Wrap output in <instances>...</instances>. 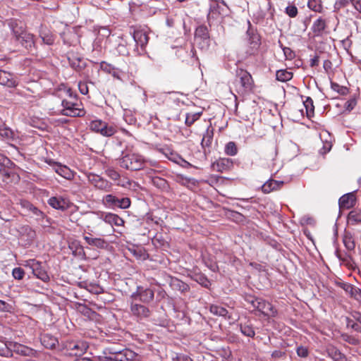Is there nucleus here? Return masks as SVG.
<instances>
[{
    "instance_id": "nucleus-10",
    "label": "nucleus",
    "mask_w": 361,
    "mask_h": 361,
    "mask_svg": "<svg viewBox=\"0 0 361 361\" xmlns=\"http://www.w3.org/2000/svg\"><path fill=\"white\" fill-rule=\"evenodd\" d=\"M7 345H8V348L12 354L16 353L23 356H33L36 353L34 349L17 342L8 341Z\"/></svg>"
},
{
    "instance_id": "nucleus-57",
    "label": "nucleus",
    "mask_w": 361,
    "mask_h": 361,
    "mask_svg": "<svg viewBox=\"0 0 361 361\" xmlns=\"http://www.w3.org/2000/svg\"><path fill=\"white\" fill-rule=\"evenodd\" d=\"M12 275L15 279L21 280L25 276V271L20 267H16L12 271Z\"/></svg>"
},
{
    "instance_id": "nucleus-32",
    "label": "nucleus",
    "mask_w": 361,
    "mask_h": 361,
    "mask_svg": "<svg viewBox=\"0 0 361 361\" xmlns=\"http://www.w3.org/2000/svg\"><path fill=\"white\" fill-rule=\"evenodd\" d=\"M328 356L334 361H345V355L334 346L330 345L326 348Z\"/></svg>"
},
{
    "instance_id": "nucleus-6",
    "label": "nucleus",
    "mask_w": 361,
    "mask_h": 361,
    "mask_svg": "<svg viewBox=\"0 0 361 361\" xmlns=\"http://www.w3.org/2000/svg\"><path fill=\"white\" fill-rule=\"evenodd\" d=\"M92 220L94 221L100 220L101 221L110 224L111 226H123L125 223L124 220L118 215L103 212H92Z\"/></svg>"
},
{
    "instance_id": "nucleus-9",
    "label": "nucleus",
    "mask_w": 361,
    "mask_h": 361,
    "mask_svg": "<svg viewBox=\"0 0 361 361\" xmlns=\"http://www.w3.org/2000/svg\"><path fill=\"white\" fill-rule=\"evenodd\" d=\"M248 37V46L246 49V54L247 56L255 54L260 46V37L259 35L251 29H248L247 31Z\"/></svg>"
},
{
    "instance_id": "nucleus-21",
    "label": "nucleus",
    "mask_w": 361,
    "mask_h": 361,
    "mask_svg": "<svg viewBox=\"0 0 361 361\" xmlns=\"http://www.w3.org/2000/svg\"><path fill=\"white\" fill-rule=\"evenodd\" d=\"M70 66L76 71H81L87 65L85 59L75 54L68 56Z\"/></svg>"
},
{
    "instance_id": "nucleus-47",
    "label": "nucleus",
    "mask_w": 361,
    "mask_h": 361,
    "mask_svg": "<svg viewBox=\"0 0 361 361\" xmlns=\"http://www.w3.org/2000/svg\"><path fill=\"white\" fill-rule=\"evenodd\" d=\"M0 136L6 140H13L14 133L9 128L1 126Z\"/></svg>"
},
{
    "instance_id": "nucleus-36",
    "label": "nucleus",
    "mask_w": 361,
    "mask_h": 361,
    "mask_svg": "<svg viewBox=\"0 0 361 361\" xmlns=\"http://www.w3.org/2000/svg\"><path fill=\"white\" fill-rule=\"evenodd\" d=\"M348 223L355 225L361 223V210L354 209L348 215Z\"/></svg>"
},
{
    "instance_id": "nucleus-28",
    "label": "nucleus",
    "mask_w": 361,
    "mask_h": 361,
    "mask_svg": "<svg viewBox=\"0 0 361 361\" xmlns=\"http://www.w3.org/2000/svg\"><path fill=\"white\" fill-rule=\"evenodd\" d=\"M20 205L27 212H30L29 214H32L37 219L43 217V213L38 208H37L35 206L31 204L30 202L25 200L21 201Z\"/></svg>"
},
{
    "instance_id": "nucleus-56",
    "label": "nucleus",
    "mask_w": 361,
    "mask_h": 361,
    "mask_svg": "<svg viewBox=\"0 0 361 361\" xmlns=\"http://www.w3.org/2000/svg\"><path fill=\"white\" fill-rule=\"evenodd\" d=\"M130 206V200L128 197H123L121 199L118 198V202L116 207L121 209H128Z\"/></svg>"
},
{
    "instance_id": "nucleus-27",
    "label": "nucleus",
    "mask_w": 361,
    "mask_h": 361,
    "mask_svg": "<svg viewBox=\"0 0 361 361\" xmlns=\"http://www.w3.org/2000/svg\"><path fill=\"white\" fill-rule=\"evenodd\" d=\"M221 7L217 4H214L210 6L209 11L207 14V20L211 25L214 21L219 20L221 18Z\"/></svg>"
},
{
    "instance_id": "nucleus-20",
    "label": "nucleus",
    "mask_w": 361,
    "mask_h": 361,
    "mask_svg": "<svg viewBox=\"0 0 361 361\" xmlns=\"http://www.w3.org/2000/svg\"><path fill=\"white\" fill-rule=\"evenodd\" d=\"M138 355L134 351L126 348L119 350L116 355H114V361H134Z\"/></svg>"
},
{
    "instance_id": "nucleus-5",
    "label": "nucleus",
    "mask_w": 361,
    "mask_h": 361,
    "mask_svg": "<svg viewBox=\"0 0 361 361\" xmlns=\"http://www.w3.org/2000/svg\"><path fill=\"white\" fill-rule=\"evenodd\" d=\"M23 265L30 269L34 276L43 282H48L49 281V276L44 267L42 266V262L35 259H30L25 260Z\"/></svg>"
},
{
    "instance_id": "nucleus-16",
    "label": "nucleus",
    "mask_w": 361,
    "mask_h": 361,
    "mask_svg": "<svg viewBox=\"0 0 361 361\" xmlns=\"http://www.w3.org/2000/svg\"><path fill=\"white\" fill-rule=\"evenodd\" d=\"M49 165L53 166V169L54 171L58 173L61 177L67 179L71 180L73 178L74 174L73 172L66 166L61 165L59 163L54 162L52 161H47Z\"/></svg>"
},
{
    "instance_id": "nucleus-48",
    "label": "nucleus",
    "mask_w": 361,
    "mask_h": 361,
    "mask_svg": "<svg viewBox=\"0 0 361 361\" xmlns=\"http://www.w3.org/2000/svg\"><path fill=\"white\" fill-rule=\"evenodd\" d=\"M307 6L315 12L321 13L322 11V5L320 0H308Z\"/></svg>"
},
{
    "instance_id": "nucleus-34",
    "label": "nucleus",
    "mask_w": 361,
    "mask_h": 361,
    "mask_svg": "<svg viewBox=\"0 0 361 361\" xmlns=\"http://www.w3.org/2000/svg\"><path fill=\"white\" fill-rule=\"evenodd\" d=\"M170 286L176 290L181 293L187 292L189 290V286L187 283L178 279L177 278H172L170 282Z\"/></svg>"
},
{
    "instance_id": "nucleus-60",
    "label": "nucleus",
    "mask_w": 361,
    "mask_h": 361,
    "mask_svg": "<svg viewBox=\"0 0 361 361\" xmlns=\"http://www.w3.org/2000/svg\"><path fill=\"white\" fill-rule=\"evenodd\" d=\"M347 326L352 328L355 331L361 333V324H357L350 319H347Z\"/></svg>"
},
{
    "instance_id": "nucleus-39",
    "label": "nucleus",
    "mask_w": 361,
    "mask_h": 361,
    "mask_svg": "<svg viewBox=\"0 0 361 361\" xmlns=\"http://www.w3.org/2000/svg\"><path fill=\"white\" fill-rule=\"evenodd\" d=\"M209 310L211 313H212L214 315L220 316L223 317H228V318H230V316H228V310L223 307L216 305H212L210 306Z\"/></svg>"
},
{
    "instance_id": "nucleus-3",
    "label": "nucleus",
    "mask_w": 361,
    "mask_h": 361,
    "mask_svg": "<svg viewBox=\"0 0 361 361\" xmlns=\"http://www.w3.org/2000/svg\"><path fill=\"white\" fill-rule=\"evenodd\" d=\"M233 85L235 91L238 94L245 95L252 90L253 80L248 72L241 71L238 78L233 81Z\"/></svg>"
},
{
    "instance_id": "nucleus-12",
    "label": "nucleus",
    "mask_w": 361,
    "mask_h": 361,
    "mask_svg": "<svg viewBox=\"0 0 361 361\" xmlns=\"http://www.w3.org/2000/svg\"><path fill=\"white\" fill-rule=\"evenodd\" d=\"M87 179L91 184L99 190L109 191L111 188V183L110 182L97 174H88Z\"/></svg>"
},
{
    "instance_id": "nucleus-29",
    "label": "nucleus",
    "mask_w": 361,
    "mask_h": 361,
    "mask_svg": "<svg viewBox=\"0 0 361 361\" xmlns=\"http://www.w3.org/2000/svg\"><path fill=\"white\" fill-rule=\"evenodd\" d=\"M79 286L93 294L99 295L104 292L103 288L96 283L82 281L80 282Z\"/></svg>"
},
{
    "instance_id": "nucleus-4",
    "label": "nucleus",
    "mask_w": 361,
    "mask_h": 361,
    "mask_svg": "<svg viewBox=\"0 0 361 361\" xmlns=\"http://www.w3.org/2000/svg\"><path fill=\"white\" fill-rule=\"evenodd\" d=\"M62 115L71 117H82L85 114L82 104L78 100L73 102L63 99L62 101Z\"/></svg>"
},
{
    "instance_id": "nucleus-14",
    "label": "nucleus",
    "mask_w": 361,
    "mask_h": 361,
    "mask_svg": "<svg viewBox=\"0 0 361 361\" xmlns=\"http://www.w3.org/2000/svg\"><path fill=\"white\" fill-rule=\"evenodd\" d=\"M48 204L52 208L61 211H65L70 207L69 200L61 196L51 197L48 200Z\"/></svg>"
},
{
    "instance_id": "nucleus-42",
    "label": "nucleus",
    "mask_w": 361,
    "mask_h": 361,
    "mask_svg": "<svg viewBox=\"0 0 361 361\" xmlns=\"http://www.w3.org/2000/svg\"><path fill=\"white\" fill-rule=\"evenodd\" d=\"M276 80L281 82H286L292 79L293 73L286 70H279L276 73Z\"/></svg>"
},
{
    "instance_id": "nucleus-54",
    "label": "nucleus",
    "mask_w": 361,
    "mask_h": 361,
    "mask_svg": "<svg viewBox=\"0 0 361 361\" xmlns=\"http://www.w3.org/2000/svg\"><path fill=\"white\" fill-rule=\"evenodd\" d=\"M152 182L154 185L159 188H165L167 186L166 180L159 177L152 178Z\"/></svg>"
},
{
    "instance_id": "nucleus-19",
    "label": "nucleus",
    "mask_w": 361,
    "mask_h": 361,
    "mask_svg": "<svg viewBox=\"0 0 361 361\" xmlns=\"http://www.w3.org/2000/svg\"><path fill=\"white\" fill-rule=\"evenodd\" d=\"M355 192H348L341 196L338 200L339 207L343 209L353 207L356 202Z\"/></svg>"
},
{
    "instance_id": "nucleus-1",
    "label": "nucleus",
    "mask_w": 361,
    "mask_h": 361,
    "mask_svg": "<svg viewBox=\"0 0 361 361\" xmlns=\"http://www.w3.org/2000/svg\"><path fill=\"white\" fill-rule=\"evenodd\" d=\"M121 167L130 171L147 170V174L151 175L154 169L149 167H157L158 163L154 160L147 159L141 154L136 153L126 154L119 160Z\"/></svg>"
},
{
    "instance_id": "nucleus-63",
    "label": "nucleus",
    "mask_w": 361,
    "mask_h": 361,
    "mask_svg": "<svg viewBox=\"0 0 361 361\" xmlns=\"http://www.w3.org/2000/svg\"><path fill=\"white\" fill-rule=\"evenodd\" d=\"M78 89L82 94L85 95L88 94L89 90L86 82H80L78 83Z\"/></svg>"
},
{
    "instance_id": "nucleus-40",
    "label": "nucleus",
    "mask_w": 361,
    "mask_h": 361,
    "mask_svg": "<svg viewBox=\"0 0 361 361\" xmlns=\"http://www.w3.org/2000/svg\"><path fill=\"white\" fill-rule=\"evenodd\" d=\"M11 165H13V163L11 160L4 155V159L0 161V173L9 177L10 174L8 168Z\"/></svg>"
},
{
    "instance_id": "nucleus-26",
    "label": "nucleus",
    "mask_w": 361,
    "mask_h": 361,
    "mask_svg": "<svg viewBox=\"0 0 361 361\" xmlns=\"http://www.w3.org/2000/svg\"><path fill=\"white\" fill-rule=\"evenodd\" d=\"M283 181L269 179L262 186V190L264 193H269L274 190L280 189L283 185Z\"/></svg>"
},
{
    "instance_id": "nucleus-43",
    "label": "nucleus",
    "mask_w": 361,
    "mask_h": 361,
    "mask_svg": "<svg viewBox=\"0 0 361 361\" xmlns=\"http://www.w3.org/2000/svg\"><path fill=\"white\" fill-rule=\"evenodd\" d=\"M161 152L169 160L178 164V162L181 157L179 154H178L176 152H173L169 148L162 149Z\"/></svg>"
},
{
    "instance_id": "nucleus-61",
    "label": "nucleus",
    "mask_w": 361,
    "mask_h": 361,
    "mask_svg": "<svg viewBox=\"0 0 361 361\" xmlns=\"http://www.w3.org/2000/svg\"><path fill=\"white\" fill-rule=\"evenodd\" d=\"M114 78L122 80V76L123 75V72L119 69L118 68H115L114 71L110 73Z\"/></svg>"
},
{
    "instance_id": "nucleus-50",
    "label": "nucleus",
    "mask_w": 361,
    "mask_h": 361,
    "mask_svg": "<svg viewBox=\"0 0 361 361\" xmlns=\"http://www.w3.org/2000/svg\"><path fill=\"white\" fill-rule=\"evenodd\" d=\"M88 348V345L85 342H78L76 343H75L73 346H72V350H76L77 352L75 353V354H82V353H84L87 349Z\"/></svg>"
},
{
    "instance_id": "nucleus-46",
    "label": "nucleus",
    "mask_w": 361,
    "mask_h": 361,
    "mask_svg": "<svg viewBox=\"0 0 361 361\" xmlns=\"http://www.w3.org/2000/svg\"><path fill=\"white\" fill-rule=\"evenodd\" d=\"M303 105L306 110V114L307 116L310 118L314 114V105H313V101L311 98L307 97L304 102Z\"/></svg>"
},
{
    "instance_id": "nucleus-30",
    "label": "nucleus",
    "mask_w": 361,
    "mask_h": 361,
    "mask_svg": "<svg viewBox=\"0 0 361 361\" xmlns=\"http://www.w3.org/2000/svg\"><path fill=\"white\" fill-rule=\"evenodd\" d=\"M326 27V20L320 17L314 21L311 30L315 36H321Z\"/></svg>"
},
{
    "instance_id": "nucleus-18",
    "label": "nucleus",
    "mask_w": 361,
    "mask_h": 361,
    "mask_svg": "<svg viewBox=\"0 0 361 361\" xmlns=\"http://www.w3.org/2000/svg\"><path fill=\"white\" fill-rule=\"evenodd\" d=\"M91 232L92 231L90 230L89 231L85 232V234L84 235L83 237L84 240L89 245L100 249L107 247L108 243L106 242V240L100 237H93Z\"/></svg>"
},
{
    "instance_id": "nucleus-37",
    "label": "nucleus",
    "mask_w": 361,
    "mask_h": 361,
    "mask_svg": "<svg viewBox=\"0 0 361 361\" xmlns=\"http://www.w3.org/2000/svg\"><path fill=\"white\" fill-rule=\"evenodd\" d=\"M78 310L90 319L93 320L96 319V317L97 316V314L94 311L92 310L85 305L79 304L78 307Z\"/></svg>"
},
{
    "instance_id": "nucleus-51",
    "label": "nucleus",
    "mask_w": 361,
    "mask_h": 361,
    "mask_svg": "<svg viewBox=\"0 0 361 361\" xmlns=\"http://www.w3.org/2000/svg\"><path fill=\"white\" fill-rule=\"evenodd\" d=\"M343 243L348 250H352L355 248V243L350 235L345 234L344 235Z\"/></svg>"
},
{
    "instance_id": "nucleus-41",
    "label": "nucleus",
    "mask_w": 361,
    "mask_h": 361,
    "mask_svg": "<svg viewBox=\"0 0 361 361\" xmlns=\"http://www.w3.org/2000/svg\"><path fill=\"white\" fill-rule=\"evenodd\" d=\"M116 133V128L113 126L108 125L106 122H103L102 128L100 129L99 133L105 137H111Z\"/></svg>"
},
{
    "instance_id": "nucleus-53",
    "label": "nucleus",
    "mask_w": 361,
    "mask_h": 361,
    "mask_svg": "<svg viewBox=\"0 0 361 361\" xmlns=\"http://www.w3.org/2000/svg\"><path fill=\"white\" fill-rule=\"evenodd\" d=\"M103 122L102 120H94L90 122V129L96 133L100 132V129L102 128Z\"/></svg>"
},
{
    "instance_id": "nucleus-52",
    "label": "nucleus",
    "mask_w": 361,
    "mask_h": 361,
    "mask_svg": "<svg viewBox=\"0 0 361 361\" xmlns=\"http://www.w3.org/2000/svg\"><path fill=\"white\" fill-rule=\"evenodd\" d=\"M115 68L116 67L114 66L106 61H102L99 63L100 70L107 74H110L111 71L114 70Z\"/></svg>"
},
{
    "instance_id": "nucleus-2",
    "label": "nucleus",
    "mask_w": 361,
    "mask_h": 361,
    "mask_svg": "<svg viewBox=\"0 0 361 361\" xmlns=\"http://www.w3.org/2000/svg\"><path fill=\"white\" fill-rule=\"evenodd\" d=\"M8 25L12 33L11 39L14 42L20 44L26 49H31L35 47V42L34 35L27 32L22 26L19 25L17 20H9Z\"/></svg>"
},
{
    "instance_id": "nucleus-23",
    "label": "nucleus",
    "mask_w": 361,
    "mask_h": 361,
    "mask_svg": "<svg viewBox=\"0 0 361 361\" xmlns=\"http://www.w3.org/2000/svg\"><path fill=\"white\" fill-rule=\"evenodd\" d=\"M130 311L134 316L140 319L146 318L149 316V309L142 305L132 303Z\"/></svg>"
},
{
    "instance_id": "nucleus-62",
    "label": "nucleus",
    "mask_w": 361,
    "mask_h": 361,
    "mask_svg": "<svg viewBox=\"0 0 361 361\" xmlns=\"http://www.w3.org/2000/svg\"><path fill=\"white\" fill-rule=\"evenodd\" d=\"M133 255H135L138 259H145L147 257V254L141 248H138L137 250H135L133 251Z\"/></svg>"
},
{
    "instance_id": "nucleus-25",
    "label": "nucleus",
    "mask_w": 361,
    "mask_h": 361,
    "mask_svg": "<svg viewBox=\"0 0 361 361\" xmlns=\"http://www.w3.org/2000/svg\"><path fill=\"white\" fill-rule=\"evenodd\" d=\"M133 39L137 46L143 49L148 43V36L147 32L143 30H136L133 32Z\"/></svg>"
},
{
    "instance_id": "nucleus-38",
    "label": "nucleus",
    "mask_w": 361,
    "mask_h": 361,
    "mask_svg": "<svg viewBox=\"0 0 361 361\" xmlns=\"http://www.w3.org/2000/svg\"><path fill=\"white\" fill-rule=\"evenodd\" d=\"M8 341H6L5 338L0 337V356L3 357H11L12 353L8 348Z\"/></svg>"
},
{
    "instance_id": "nucleus-13",
    "label": "nucleus",
    "mask_w": 361,
    "mask_h": 361,
    "mask_svg": "<svg viewBox=\"0 0 361 361\" xmlns=\"http://www.w3.org/2000/svg\"><path fill=\"white\" fill-rule=\"evenodd\" d=\"M195 42L199 43L202 49L208 47L209 35L207 27L204 25L197 27L195 30Z\"/></svg>"
},
{
    "instance_id": "nucleus-15",
    "label": "nucleus",
    "mask_w": 361,
    "mask_h": 361,
    "mask_svg": "<svg viewBox=\"0 0 361 361\" xmlns=\"http://www.w3.org/2000/svg\"><path fill=\"white\" fill-rule=\"evenodd\" d=\"M233 166V161L229 158H219L212 164L213 171L218 172H225L232 169Z\"/></svg>"
},
{
    "instance_id": "nucleus-17",
    "label": "nucleus",
    "mask_w": 361,
    "mask_h": 361,
    "mask_svg": "<svg viewBox=\"0 0 361 361\" xmlns=\"http://www.w3.org/2000/svg\"><path fill=\"white\" fill-rule=\"evenodd\" d=\"M0 85L7 87H16L18 85V82L13 74L0 70Z\"/></svg>"
},
{
    "instance_id": "nucleus-22",
    "label": "nucleus",
    "mask_w": 361,
    "mask_h": 361,
    "mask_svg": "<svg viewBox=\"0 0 361 361\" xmlns=\"http://www.w3.org/2000/svg\"><path fill=\"white\" fill-rule=\"evenodd\" d=\"M39 35L42 42L47 45H52L55 41V37L48 27L41 25L39 29Z\"/></svg>"
},
{
    "instance_id": "nucleus-55",
    "label": "nucleus",
    "mask_w": 361,
    "mask_h": 361,
    "mask_svg": "<svg viewBox=\"0 0 361 361\" xmlns=\"http://www.w3.org/2000/svg\"><path fill=\"white\" fill-rule=\"evenodd\" d=\"M106 176L113 180H118L120 179L119 173L112 168L107 169L105 171Z\"/></svg>"
},
{
    "instance_id": "nucleus-11",
    "label": "nucleus",
    "mask_w": 361,
    "mask_h": 361,
    "mask_svg": "<svg viewBox=\"0 0 361 361\" xmlns=\"http://www.w3.org/2000/svg\"><path fill=\"white\" fill-rule=\"evenodd\" d=\"M154 293L150 288H144L137 286V290L132 293L131 298L134 300H140L143 302H149L154 299Z\"/></svg>"
},
{
    "instance_id": "nucleus-35",
    "label": "nucleus",
    "mask_w": 361,
    "mask_h": 361,
    "mask_svg": "<svg viewBox=\"0 0 361 361\" xmlns=\"http://www.w3.org/2000/svg\"><path fill=\"white\" fill-rule=\"evenodd\" d=\"M240 332L245 336L253 338L255 335L253 326L250 322L241 323L239 325Z\"/></svg>"
},
{
    "instance_id": "nucleus-45",
    "label": "nucleus",
    "mask_w": 361,
    "mask_h": 361,
    "mask_svg": "<svg viewBox=\"0 0 361 361\" xmlns=\"http://www.w3.org/2000/svg\"><path fill=\"white\" fill-rule=\"evenodd\" d=\"M224 152L226 155L228 156H235L238 153V148L234 142H228L224 148Z\"/></svg>"
},
{
    "instance_id": "nucleus-33",
    "label": "nucleus",
    "mask_w": 361,
    "mask_h": 361,
    "mask_svg": "<svg viewBox=\"0 0 361 361\" xmlns=\"http://www.w3.org/2000/svg\"><path fill=\"white\" fill-rule=\"evenodd\" d=\"M41 343L46 348L52 349L56 347L58 341L54 336L47 334L42 336Z\"/></svg>"
},
{
    "instance_id": "nucleus-8",
    "label": "nucleus",
    "mask_w": 361,
    "mask_h": 361,
    "mask_svg": "<svg viewBox=\"0 0 361 361\" xmlns=\"http://www.w3.org/2000/svg\"><path fill=\"white\" fill-rule=\"evenodd\" d=\"M247 301L251 303L255 309L265 316L275 317L277 314V311L274 307L262 298H252L248 299Z\"/></svg>"
},
{
    "instance_id": "nucleus-7",
    "label": "nucleus",
    "mask_w": 361,
    "mask_h": 361,
    "mask_svg": "<svg viewBox=\"0 0 361 361\" xmlns=\"http://www.w3.org/2000/svg\"><path fill=\"white\" fill-rule=\"evenodd\" d=\"M18 233L20 243L25 247H30L36 239L35 231L28 225L20 226Z\"/></svg>"
},
{
    "instance_id": "nucleus-64",
    "label": "nucleus",
    "mask_w": 361,
    "mask_h": 361,
    "mask_svg": "<svg viewBox=\"0 0 361 361\" xmlns=\"http://www.w3.org/2000/svg\"><path fill=\"white\" fill-rule=\"evenodd\" d=\"M283 51L286 59H292L295 56L294 52L288 47H284Z\"/></svg>"
},
{
    "instance_id": "nucleus-44",
    "label": "nucleus",
    "mask_w": 361,
    "mask_h": 361,
    "mask_svg": "<svg viewBox=\"0 0 361 361\" xmlns=\"http://www.w3.org/2000/svg\"><path fill=\"white\" fill-rule=\"evenodd\" d=\"M104 204L107 207H115L118 202V198L113 195H106L103 197Z\"/></svg>"
},
{
    "instance_id": "nucleus-49",
    "label": "nucleus",
    "mask_w": 361,
    "mask_h": 361,
    "mask_svg": "<svg viewBox=\"0 0 361 361\" xmlns=\"http://www.w3.org/2000/svg\"><path fill=\"white\" fill-rule=\"evenodd\" d=\"M202 114V112L188 113L185 116V124L190 126L195 121L198 120Z\"/></svg>"
},
{
    "instance_id": "nucleus-31",
    "label": "nucleus",
    "mask_w": 361,
    "mask_h": 361,
    "mask_svg": "<svg viewBox=\"0 0 361 361\" xmlns=\"http://www.w3.org/2000/svg\"><path fill=\"white\" fill-rule=\"evenodd\" d=\"M341 287L351 297L357 300H361V289L349 283H343Z\"/></svg>"
},
{
    "instance_id": "nucleus-58",
    "label": "nucleus",
    "mask_w": 361,
    "mask_h": 361,
    "mask_svg": "<svg viewBox=\"0 0 361 361\" xmlns=\"http://www.w3.org/2000/svg\"><path fill=\"white\" fill-rule=\"evenodd\" d=\"M286 13L290 18H295L298 15V8L295 5H289L286 8Z\"/></svg>"
},
{
    "instance_id": "nucleus-24",
    "label": "nucleus",
    "mask_w": 361,
    "mask_h": 361,
    "mask_svg": "<svg viewBox=\"0 0 361 361\" xmlns=\"http://www.w3.org/2000/svg\"><path fill=\"white\" fill-rule=\"evenodd\" d=\"M63 43L69 46H75L78 42V36L77 33L68 29L61 34Z\"/></svg>"
},
{
    "instance_id": "nucleus-59",
    "label": "nucleus",
    "mask_w": 361,
    "mask_h": 361,
    "mask_svg": "<svg viewBox=\"0 0 361 361\" xmlns=\"http://www.w3.org/2000/svg\"><path fill=\"white\" fill-rule=\"evenodd\" d=\"M195 280L197 283H199L200 285L205 288H208L211 285L210 281L207 279L206 276L203 275L197 276Z\"/></svg>"
}]
</instances>
